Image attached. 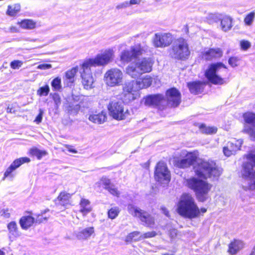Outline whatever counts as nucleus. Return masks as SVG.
I'll return each mask as SVG.
<instances>
[{"label": "nucleus", "mask_w": 255, "mask_h": 255, "mask_svg": "<svg viewBox=\"0 0 255 255\" xmlns=\"http://www.w3.org/2000/svg\"><path fill=\"white\" fill-rule=\"evenodd\" d=\"M176 165L180 168H186L193 164L196 175L203 178L217 179L221 174V170L212 161L197 160L196 154L192 152L186 154L185 158L176 161Z\"/></svg>", "instance_id": "f257e3e1"}, {"label": "nucleus", "mask_w": 255, "mask_h": 255, "mask_svg": "<svg viewBox=\"0 0 255 255\" xmlns=\"http://www.w3.org/2000/svg\"><path fill=\"white\" fill-rule=\"evenodd\" d=\"M177 212L182 217L191 220L199 217V208L194 197L188 193L180 196L177 204Z\"/></svg>", "instance_id": "f03ea898"}, {"label": "nucleus", "mask_w": 255, "mask_h": 255, "mask_svg": "<svg viewBox=\"0 0 255 255\" xmlns=\"http://www.w3.org/2000/svg\"><path fill=\"white\" fill-rule=\"evenodd\" d=\"M246 156L248 161L244 163L242 170L245 179L242 187L246 191L252 190L255 189V152H251Z\"/></svg>", "instance_id": "7ed1b4c3"}, {"label": "nucleus", "mask_w": 255, "mask_h": 255, "mask_svg": "<svg viewBox=\"0 0 255 255\" xmlns=\"http://www.w3.org/2000/svg\"><path fill=\"white\" fill-rule=\"evenodd\" d=\"M228 69L222 63L210 64L205 72L208 80L214 85H223L227 83Z\"/></svg>", "instance_id": "20e7f679"}, {"label": "nucleus", "mask_w": 255, "mask_h": 255, "mask_svg": "<svg viewBox=\"0 0 255 255\" xmlns=\"http://www.w3.org/2000/svg\"><path fill=\"white\" fill-rule=\"evenodd\" d=\"M186 185L193 190L196 197L200 202L206 201L208 197V193L210 191L212 185L202 179L192 177L186 180Z\"/></svg>", "instance_id": "39448f33"}, {"label": "nucleus", "mask_w": 255, "mask_h": 255, "mask_svg": "<svg viewBox=\"0 0 255 255\" xmlns=\"http://www.w3.org/2000/svg\"><path fill=\"white\" fill-rule=\"evenodd\" d=\"M152 62L150 58H143L130 63L126 68V73L133 78L151 71Z\"/></svg>", "instance_id": "423d86ee"}, {"label": "nucleus", "mask_w": 255, "mask_h": 255, "mask_svg": "<svg viewBox=\"0 0 255 255\" xmlns=\"http://www.w3.org/2000/svg\"><path fill=\"white\" fill-rule=\"evenodd\" d=\"M115 57V51L113 48L102 49L94 58L85 61V65L92 67L104 66L111 62Z\"/></svg>", "instance_id": "0eeeda50"}, {"label": "nucleus", "mask_w": 255, "mask_h": 255, "mask_svg": "<svg viewBox=\"0 0 255 255\" xmlns=\"http://www.w3.org/2000/svg\"><path fill=\"white\" fill-rule=\"evenodd\" d=\"M110 115L117 120H123L129 116L127 109H125L123 102L114 100L112 101L108 106Z\"/></svg>", "instance_id": "6e6552de"}, {"label": "nucleus", "mask_w": 255, "mask_h": 255, "mask_svg": "<svg viewBox=\"0 0 255 255\" xmlns=\"http://www.w3.org/2000/svg\"><path fill=\"white\" fill-rule=\"evenodd\" d=\"M148 50V47L146 45L135 44L131 46L129 50H125L122 52L121 60L124 62H130L147 52Z\"/></svg>", "instance_id": "1a4fd4ad"}, {"label": "nucleus", "mask_w": 255, "mask_h": 255, "mask_svg": "<svg viewBox=\"0 0 255 255\" xmlns=\"http://www.w3.org/2000/svg\"><path fill=\"white\" fill-rule=\"evenodd\" d=\"M190 54L187 41L183 38L178 39L172 46L170 55L175 59L185 60Z\"/></svg>", "instance_id": "9d476101"}, {"label": "nucleus", "mask_w": 255, "mask_h": 255, "mask_svg": "<svg viewBox=\"0 0 255 255\" xmlns=\"http://www.w3.org/2000/svg\"><path fill=\"white\" fill-rule=\"evenodd\" d=\"M124 79V73L119 69L112 68L106 72L104 80L106 85L111 87L122 85Z\"/></svg>", "instance_id": "9b49d317"}, {"label": "nucleus", "mask_w": 255, "mask_h": 255, "mask_svg": "<svg viewBox=\"0 0 255 255\" xmlns=\"http://www.w3.org/2000/svg\"><path fill=\"white\" fill-rule=\"evenodd\" d=\"M134 81L127 82L123 87L122 97L124 101L128 103L139 97L138 91L139 90Z\"/></svg>", "instance_id": "f8f14e48"}, {"label": "nucleus", "mask_w": 255, "mask_h": 255, "mask_svg": "<svg viewBox=\"0 0 255 255\" xmlns=\"http://www.w3.org/2000/svg\"><path fill=\"white\" fill-rule=\"evenodd\" d=\"M128 213L134 217H138L143 224L146 226H151L154 224V219L146 212L142 210L132 204L128 206Z\"/></svg>", "instance_id": "ddd939ff"}, {"label": "nucleus", "mask_w": 255, "mask_h": 255, "mask_svg": "<svg viewBox=\"0 0 255 255\" xmlns=\"http://www.w3.org/2000/svg\"><path fill=\"white\" fill-rule=\"evenodd\" d=\"M154 178L156 181L163 184L168 183L170 180V174L167 167L163 162H159L156 166Z\"/></svg>", "instance_id": "4468645a"}, {"label": "nucleus", "mask_w": 255, "mask_h": 255, "mask_svg": "<svg viewBox=\"0 0 255 255\" xmlns=\"http://www.w3.org/2000/svg\"><path fill=\"white\" fill-rule=\"evenodd\" d=\"M243 117L245 121L244 131L255 141V113L247 112L244 114Z\"/></svg>", "instance_id": "2eb2a0df"}, {"label": "nucleus", "mask_w": 255, "mask_h": 255, "mask_svg": "<svg viewBox=\"0 0 255 255\" xmlns=\"http://www.w3.org/2000/svg\"><path fill=\"white\" fill-rule=\"evenodd\" d=\"M92 66L85 65V61L82 65L80 72L82 83L85 89L89 90L94 87V80L91 70Z\"/></svg>", "instance_id": "dca6fc26"}, {"label": "nucleus", "mask_w": 255, "mask_h": 255, "mask_svg": "<svg viewBox=\"0 0 255 255\" xmlns=\"http://www.w3.org/2000/svg\"><path fill=\"white\" fill-rule=\"evenodd\" d=\"M173 41L171 34L167 33H157L154 35L152 43L155 47L164 48L169 46Z\"/></svg>", "instance_id": "f3484780"}, {"label": "nucleus", "mask_w": 255, "mask_h": 255, "mask_svg": "<svg viewBox=\"0 0 255 255\" xmlns=\"http://www.w3.org/2000/svg\"><path fill=\"white\" fill-rule=\"evenodd\" d=\"M30 161V159L26 157H21L14 160L10 166L6 169L2 180H4L6 178H9L10 179H12L14 176L13 172L22 164L24 163H28Z\"/></svg>", "instance_id": "a211bd4d"}, {"label": "nucleus", "mask_w": 255, "mask_h": 255, "mask_svg": "<svg viewBox=\"0 0 255 255\" xmlns=\"http://www.w3.org/2000/svg\"><path fill=\"white\" fill-rule=\"evenodd\" d=\"M143 102L146 106H156L159 108L163 107L166 104V100L161 94L148 96L144 99Z\"/></svg>", "instance_id": "6ab92c4d"}, {"label": "nucleus", "mask_w": 255, "mask_h": 255, "mask_svg": "<svg viewBox=\"0 0 255 255\" xmlns=\"http://www.w3.org/2000/svg\"><path fill=\"white\" fill-rule=\"evenodd\" d=\"M243 143V141L242 139H234L228 142L223 147V151L224 154L227 157L235 154L237 151L240 149Z\"/></svg>", "instance_id": "aec40b11"}, {"label": "nucleus", "mask_w": 255, "mask_h": 255, "mask_svg": "<svg viewBox=\"0 0 255 255\" xmlns=\"http://www.w3.org/2000/svg\"><path fill=\"white\" fill-rule=\"evenodd\" d=\"M166 104L171 107H177L181 102V95L179 91L174 88H171L166 91Z\"/></svg>", "instance_id": "412c9836"}, {"label": "nucleus", "mask_w": 255, "mask_h": 255, "mask_svg": "<svg viewBox=\"0 0 255 255\" xmlns=\"http://www.w3.org/2000/svg\"><path fill=\"white\" fill-rule=\"evenodd\" d=\"M74 235L79 240L86 241L95 235V228L94 227H89L80 229L79 231L74 232Z\"/></svg>", "instance_id": "4be33fe9"}, {"label": "nucleus", "mask_w": 255, "mask_h": 255, "mask_svg": "<svg viewBox=\"0 0 255 255\" xmlns=\"http://www.w3.org/2000/svg\"><path fill=\"white\" fill-rule=\"evenodd\" d=\"M8 231V237L10 241H13L20 236L17 224L14 221H11L7 225Z\"/></svg>", "instance_id": "5701e85b"}, {"label": "nucleus", "mask_w": 255, "mask_h": 255, "mask_svg": "<svg viewBox=\"0 0 255 255\" xmlns=\"http://www.w3.org/2000/svg\"><path fill=\"white\" fill-rule=\"evenodd\" d=\"M98 183L100 185H103L104 188L108 190L112 195L117 197L119 196L120 192L113 185L111 184L110 180L108 178L103 177Z\"/></svg>", "instance_id": "b1692460"}, {"label": "nucleus", "mask_w": 255, "mask_h": 255, "mask_svg": "<svg viewBox=\"0 0 255 255\" xmlns=\"http://www.w3.org/2000/svg\"><path fill=\"white\" fill-rule=\"evenodd\" d=\"M222 55L223 52L220 48L210 49L203 53V57L207 60H210L213 58L221 57Z\"/></svg>", "instance_id": "393cba45"}, {"label": "nucleus", "mask_w": 255, "mask_h": 255, "mask_svg": "<svg viewBox=\"0 0 255 255\" xmlns=\"http://www.w3.org/2000/svg\"><path fill=\"white\" fill-rule=\"evenodd\" d=\"M205 83L201 82H193L188 83V87L191 93L198 94L201 93L204 89Z\"/></svg>", "instance_id": "a878e982"}, {"label": "nucleus", "mask_w": 255, "mask_h": 255, "mask_svg": "<svg viewBox=\"0 0 255 255\" xmlns=\"http://www.w3.org/2000/svg\"><path fill=\"white\" fill-rule=\"evenodd\" d=\"M220 26L224 31H228L232 27V18L228 15L223 14L221 20Z\"/></svg>", "instance_id": "bb28decb"}, {"label": "nucleus", "mask_w": 255, "mask_h": 255, "mask_svg": "<svg viewBox=\"0 0 255 255\" xmlns=\"http://www.w3.org/2000/svg\"><path fill=\"white\" fill-rule=\"evenodd\" d=\"M244 247V244L242 241L235 240L230 244L229 252L231 255H235L242 250Z\"/></svg>", "instance_id": "cd10ccee"}, {"label": "nucleus", "mask_w": 255, "mask_h": 255, "mask_svg": "<svg viewBox=\"0 0 255 255\" xmlns=\"http://www.w3.org/2000/svg\"><path fill=\"white\" fill-rule=\"evenodd\" d=\"M106 114L104 112H102L98 114L91 115L89 117V120L90 121L98 124L103 123L106 121Z\"/></svg>", "instance_id": "c85d7f7f"}, {"label": "nucleus", "mask_w": 255, "mask_h": 255, "mask_svg": "<svg viewBox=\"0 0 255 255\" xmlns=\"http://www.w3.org/2000/svg\"><path fill=\"white\" fill-rule=\"evenodd\" d=\"M34 219L30 216H23L19 221V224L22 229L27 230L34 223Z\"/></svg>", "instance_id": "c756f323"}, {"label": "nucleus", "mask_w": 255, "mask_h": 255, "mask_svg": "<svg viewBox=\"0 0 255 255\" xmlns=\"http://www.w3.org/2000/svg\"><path fill=\"white\" fill-rule=\"evenodd\" d=\"M80 212L83 216H86L92 210L89 201L84 198H82L80 201Z\"/></svg>", "instance_id": "7c9ffc66"}, {"label": "nucleus", "mask_w": 255, "mask_h": 255, "mask_svg": "<svg viewBox=\"0 0 255 255\" xmlns=\"http://www.w3.org/2000/svg\"><path fill=\"white\" fill-rule=\"evenodd\" d=\"M139 90L143 88H146L150 86L152 83V78L149 76H146L142 79H140L135 81Z\"/></svg>", "instance_id": "2f4dec72"}, {"label": "nucleus", "mask_w": 255, "mask_h": 255, "mask_svg": "<svg viewBox=\"0 0 255 255\" xmlns=\"http://www.w3.org/2000/svg\"><path fill=\"white\" fill-rule=\"evenodd\" d=\"M71 198L70 194L65 192H61L57 198L59 203L63 206H66L69 204V199Z\"/></svg>", "instance_id": "473e14b6"}, {"label": "nucleus", "mask_w": 255, "mask_h": 255, "mask_svg": "<svg viewBox=\"0 0 255 255\" xmlns=\"http://www.w3.org/2000/svg\"><path fill=\"white\" fill-rule=\"evenodd\" d=\"M17 24L22 28L31 29L35 28L36 23L31 19H24Z\"/></svg>", "instance_id": "72a5a7b5"}, {"label": "nucleus", "mask_w": 255, "mask_h": 255, "mask_svg": "<svg viewBox=\"0 0 255 255\" xmlns=\"http://www.w3.org/2000/svg\"><path fill=\"white\" fill-rule=\"evenodd\" d=\"M201 132L205 134H215L217 132V128L215 127H207L204 124H201L199 127Z\"/></svg>", "instance_id": "f704fd0d"}, {"label": "nucleus", "mask_w": 255, "mask_h": 255, "mask_svg": "<svg viewBox=\"0 0 255 255\" xmlns=\"http://www.w3.org/2000/svg\"><path fill=\"white\" fill-rule=\"evenodd\" d=\"M29 153L31 155L36 156L38 159H40L43 156L47 154L45 150H41L36 147L31 148Z\"/></svg>", "instance_id": "c9c22d12"}, {"label": "nucleus", "mask_w": 255, "mask_h": 255, "mask_svg": "<svg viewBox=\"0 0 255 255\" xmlns=\"http://www.w3.org/2000/svg\"><path fill=\"white\" fill-rule=\"evenodd\" d=\"M20 10V5L18 3L14 4L12 5H8L6 14L9 16L16 15Z\"/></svg>", "instance_id": "e433bc0d"}, {"label": "nucleus", "mask_w": 255, "mask_h": 255, "mask_svg": "<svg viewBox=\"0 0 255 255\" xmlns=\"http://www.w3.org/2000/svg\"><path fill=\"white\" fill-rule=\"evenodd\" d=\"M222 15L223 14L218 13H209L206 17V19L208 22L210 23L217 22L220 21Z\"/></svg>", "instance_id": "4c0bfd02"}, {"label": "nucleus", "mask_w": 255, "mask_h": 255, "mask_svg": "<svg viewBox=\"0 0 255 255\" xmlns=\"http://www.w3.org/2000/svg\"><path fill=\"white\" fill-rule=\"evenodd\" d=\"M78 72V68L74 67L65 73V77L70 83L74 81V77Z\"/></svg>", "instance_id": "58836bf2"}, {"label": "nucleus", "mask_w": 255, "mask_h": 255, "mask_svg": "<svg viewBox=\"0 0 255 255\" xmlns=\"http://www.w3.org/2000/svg\"><path fill=\"white\" fill-rule=\"evenodd\" d=\"M140 235V232L137 231H134L133 232L130 234H129L126 237V242H130L132 240L134 241H138L140 239V238L142 239V236H139Z\"/></svg>", "instance_id": "ea45409f"}, {"label": "nucleus", "mask_w": 255, "mask_h": 255, "mask_svg": "<svg viewBox=\"0 0 255 255\" xmlns=\"http://www.w3.org/2000/svg\"><path fill=\"white\" fill-rule=\"evenodd\" d=\"M120 213V209L117 207L111 208L108 211V217L111 219H115Z\"/></svg>", "instance_id": "a19ab883"}, {"label": "nucleus", "mask_w": 255, "mask_h": 255, "mask_svg": "<svg viewBox=\"0 0 255 255\" xmlns=\"http://www.w3.org/2000/svg\"><path fill=\"white\" fill-rule=\"evenodd\" d=\"M51 86L55 90H59L61 88V78L56 77L51 82Z\"/></svg>", "instance_id": "79ce46f5"}, {"label": "nucleus", "mask_w": 255, "mask_h": 255, "mask_svg": "<svg viewBox=\"0 0 255 255\" xmlns=\"http://www.w3.org/2000/svg\"><path fill=\"white\" fill-rule=\"evenodd\" d=\"M255 16V12L253 11L248 14L245 17L244 21L248 25L252 24Z\"/></svg>", "instance_id": "37998d69"}, {"label": "nucleus", "mask_w": 255, "mask_h": 255, "mask_svg": "<svg viewBox=\"0 0 255 255\" xmlns=\"http://www.w3.org/2000/svg\"><path fill=\"white\" fill-rule=\"evenodd\" d=\"M49 92V87L48 85L42 87L37 91V94L40 96H47Z\"/></svg>", "instance_id": "c03bdc74"}, {"label": "nucleus", "mask_w": 255, "mask_h": 255, "mask_svg": "<svg viewBox=\"0 0 255 255\" xmlns=\"http://www.w3.org/2000/svg\"><path fill=\"white\" fill-rule=\"evenodd\" d=\"M22 64L23 62L21 61L14 60L10 63V66L11 68L13 69H16L20 67Z\"/></svg>", "instance_id": "a18cd8bd"}, {"label": "nucleus", "mask_w": 255, "mask_h": 255, "mask_svg": "<svg viewBox=\"0 0 255 255\" xmlns=\"http://www.w3.org/2000/svg\"><path fill=\"white\" fill-rule=\"evenodd\" d=\"M239 59L236 57H232L229 58V64L232 67H235L239 65Z\"/></svg>", "instance_id": "49530a36"}, {"label": "nucleus", "mask_w": 255, "mask_h": 255, "mask_svg": "<svg viewBox=\"0 0 255 255\" xmlns=\"http://www.w3.org/2000/svg\"><path fill=\"white\" fill-rule=\"evenodd\" d=\"M53 99L56 105V108H58L61 104V98L57 93H54L52 96Z\"/></svg>", "instance_id": "de8ad7c7"}, {"label": "nucleus", "mask_w": 255, "mask_h": 255, "mask_svg": "<svg viewBox=\"0 0 255 255\" xmlns=\"http://www.w3.org/2000/svg\"><path fill=\"white\" fill-rule=\"evenodd\" d=\"M242 49L247 50L251 47V43L248 41L243 40L240 42Z\"/></svg>", "instance_id": "09e8293b"}, {"label": "nucleus", "mask_w": 255, "mask_h": 255, "mask_svg": "<svg viewBox=\"0 0 255 255\" xmlns=\"http://www.w3.org/2000/svg\"><path fill=\"white\" fill-rule=\"evenodd\" d=\"M129 6V3H128V1H124L123 2H122V3H120L119 4H118L117 6H116V8L117 9H123V8H126L127 7H128Z\"/></svg>", "instance_id": "8fccbe9b"}, {"label": "nucleus", "mask_w": 255, "mask_h": 255, "mask_svg": "<svg viewBox=\"0 0 255 255\" xmlns=\"http://www.w3.org/2000/svg\"><path fill=\"white\" fill-rule=\"evenodd\" d=\"M0 216L8 218L10 217V213L8 209H3L0 211Z\"/></svg>", "instance_id": "3c124183"}, {"label": "nucleus", "mask_w": 255, "mask_h": 255, "mask_svg": "<svg viewBox=\"0 0 255 255\" xmlns=\"http://www.w3.org/2000/svg\"><path fill=\"white\" fill-rule=\"evenodd\" d=\"M177 234V231L175 229H171L169 232V236L171 240H174Z\"/></svg>", "instance_id": "603ef678"}, {"label": "nucleus", "mask_w": 255, "mask_h": 255, "mask_svg": "<svg viewBox=\"0 0 255 255\" xmlns=\"http://www.w3.org/2000/svg\"><path fill=\"white\" fill-rule=\"evenodd\" d=\"M52 67V65L51 64H42L39 65L37 68L38 69H41V70H46L50 69Z\"/></svg>", "instance_id": "864d4df0"}, {"label": "nucleus", "mask_w": 255, "mask_h": 255, "mask_svg": "<svg viewBox=\"0 0 255 255\" xmlns=\"http://www.w3.org/2000/svg\"><path fill=\"white\" fill-rule=\"evenodd\" d=\"M43 117V112L40 110L39 114L37 115V116L36 117L34 122L36 123V124H39L41 122L42 119Z\"/></svg>", "instance_id": "5fc2aeb1"}, {"label": "nucleus", "mask_w": 255, "mask_h": 255, "mask_svg": "<svg viewBox=\"0 0 255 255\" xmlns=\"http://www.w3.org/2000/svg\"><path fill=\"white\" fill-rule=\"evenodd\" d=\"M156 234L155 232H147V233L144 234L142 235V239L151 238V237H154L156 235Z\"/></svg>", "instance_id": "6e6d98bb"}, {"label": "nucleus", "mask_w": 255, "mask_h": 255, "mask_svg": "<svg viewBox=\"0 0 255 255\" xmlns=\"http://www.w3.org/2000/svg\"><path fill=\"white\" fill-rule=\"evenodd\" d=\"M141 1V0H130V1H128V3L130 6L133 4H139Z\"/></svg>", "instance_id": "4d7b16f0"}, {"label": "nucleus", "mask_w": 255, "mask_h": 255, "mask_svg": "<svg viewBox=\"0 0 255 255\" xmlns=\"http://www.w3.org/2000/svg\"><path fill=\"white\" fill-rule=\"evenodd\" d=\"M10 31L12 33L18 32L19 29L15 26H12L9 28Z\"/></svg>", "instance_id": "13d9d810"}, {"label": "nucleus", "mask_w": 255, "mask_h": 255, "mask_svg": "<svg viewBox=\"0 0 255 255\" xmlns=\"http://www.w3.org/2000/svg\"><path fill=\"white\" fill-rule=\"evenodd\" d=\"M67 148H68V150L70 152H72L73 153H76L77 152V151L75 149L72 148L69 146H68Z\"/></svg>", "instance_id": "bf43d9fd"}, {"label": "nucleus", "mask_w": 255, "mask_h": 255, "mask_svg": "<svg viewBox=\"0 0 255 255\" xmlns=\"http://www.w3.org/2000/svg\"><path fill=\"white\" fill-rule=\"evenodd\" d=\"M207 211V209L205 208H202L200 209H199V216H200L201 213L204 214L206 213Z\"/></svg>", "instance_id": "052dcab7"}, {"label": "nucleus", "mask_w": 255, "mask_h": 255, "mask_svg": "<svg viewBox=\"0 0 255 255\" xmlns=\"http://www.w3.org/2000/svg\"><path fill=\"white\" fill-rule=\"evenodd\" d=\"M162 210L163 211V213L166 216H169V213H168V211L165 208H162Z\"/></svg>", "instance_id": "680f3d73"}, {"label": "nucleus", "mask_w": 255, "mask_h": 255, "mask_svg": "<svg viewBox=\"0 0 255 255\" xmlns=\"http://www.w3.org/2000/svg\"><path fill=\"white\" fill-rule=\"evenodd\" d=\"M7 112L9 113H13V111H12V109L11 108L8 107L7 108Z\"/></svg>", "instance_id": "e2e57ef3"}, {"label": "nucleus", "mask_w": 255, "mask_h": 255, "mask_svg": "<svg viewBox=\"0 0 255 255\" xmlns=\"http://www.w3.org/2000/svg\"><path fill=\"white\" fill-rule=\"evenodd\" d=\"M162 255H174V253H166L162 254Z\"/></svg>", "instance_id": "0e129e2a"}, {"label": "nucleus", "mask_w": 255, "mask_h": 255, "mask_svg": "<svg viewBox=\"0 0 255 255\" xmlns=\"http://www.w3.org/2000/svg\"><path fill=\"white\" fill-rule=\"evenodd\" d=\"M250 255H255V247H254Z\"/></svg>", "instance_id": "69168bd1"}, {"label": "nucleus", "mask_w": 255, "mask_h": 255, "mask_svg": "<svg viewBox=\"0 0 255 255\" xmlns=\"http://www.w3.org/2000/svg\"><path fill=\"white\" fill-rule=\"evenodd\" d=\"M0 255H5V253L2 250H0Z\"/></svg>", "instance_id": "338daca9"}, {"label": "nucleus", "mask_w": 255, "mask_h": 255, "mask_svg": "<svg viewBox=\"0 0 255 255\" xmlns=\"http://www.w3.org/2000/svg\"><path fill=\"white\" fill-rule=\"evenodd\" d=\"M43 215H41L40 216H38V220L40 221V222H42V220H41V218H43Z\"/></svg>", "instance_id": "774afa93"}]
</instances>
